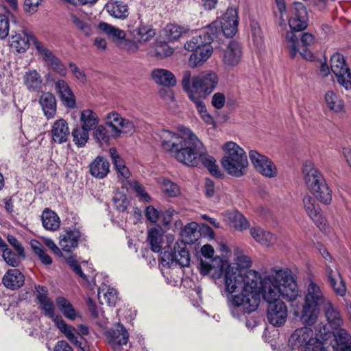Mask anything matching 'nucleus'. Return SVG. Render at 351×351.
Returning <instances> with one entry per match:
<instances>
[{"mask_svg": "<svg viewBox=\"0 0 351 351\" xmlns=\"http://www.w3.org/2000/svg\"><path fill=\"white\" fill-rule=\"evenodd\" d=\"M215 261L221 265L222 274H224L226 291L231 293L227 296L231 315L239 319L246 313L254 312L261 301V282L263 278L259 273L254 270L243 272L222 258Z\"/></svg>", "mask_w": 351, "mask_h": 351, "instance_id": "1", "label": "nucleus"}, {"mask_svg": "<svg viewBox=\"0 0 351 351\" xmlns=\"http://www.w3.org/2000/svg\"><path fill=\"white\" fill-rule=\"evenodd\" d=\"M261 282V293L264 300L268 303V322L276 327L284 325L288 315L287 307L279 297L293 301L299 295L298 285L291 270L288 268H273Z\"/></svg>", "mask_w": 351, "mask_h": 351, "instance_id": "2", "label": "nucleus"}, {"mask_svg": "<svg viewBox=\"0 0 351 351\" xmlns=\"http://www.w3.org/2000/svg\"><path fill=\"white\" fill-rule=\"evenodd\" d=\"M181 134L169 130H163L161 134L162 148L171 154L178 162L190 167L202 165L208 171L217 178H221L216 160L207 154L206 149L197 136L183 125L178 127Z\"/></svg>", "mask_w": 351, "mask_h": 351, "instance_id": "3", "label": "nucleus"}, {"mask_svg": "<svg viewBox=\"0 0 351 351\" xmlns=\"http://www.w3.org/2000/svg\"><path fill=\"white\" fill-rule=\"evenodd\" d=\"M182 241L176 242L173 248L165 247L161 253V261L164 266L171 267L174 265H179L184 267L190 264V254L186 250V243H193L198 238L197 224L195 222L189 223L181 231Z\"/></svg>", "mask_w": 351, "mask_h": 351, "instance_id": "4", "label": "nucleus"}, {"mask_svg": "<svg viewBox=\"0 0 351 351\" xmlns=\"http://www.w3.org/2000/svg\"><path fill=\"white\" fill-rule=\"evenodd\" d=\"M211 33L207 26L198 35L193 36L184 44L185 49L192 52L189 59V64L191 67L202 65L212 55L213 47L210 44L215 38Z\"/></svg>", "mask_w": 351, "mask_h": 351, "instance_id": "5", "label": "nucleus"}, {"mask_svg": "<svg viewBox=\"0 0 351 351\" xmlns=\"http://www.w3.org/2000/svg\"><path fill=\"white\" fill-rule=\"evenodd\" d=\"M329 300L320 287L315 282L310 280L301 311L300 318L302 322L307 326L313 325L317 320L320 308Z\"/></svg>", "mask_w": 351, "mask_h": 351, "instance_id": "6", "label": "nucleus"}, {"mask_svg": "<svg viewBox=\"0 0 351 351\" xmlns=\"http://www.w3.org/2000/svg\"><path fill=\"white\" fill-rule=\"evenodd\" d=\"M225 156L221 163L225 171L232 176L239 178L244 175L248 160L243 149L234 142L229 141L224 145Z\"/></svg>", "mask_w": 351, "mask_h": 351, "instance_id": "7", "label": "nucleus"}, {"mask_svg": "<svg viewBox=\"0 0 351 351\" xmlns=\"http://www.w3.org/2000/svg\"><path fill=\"white\" fill-rule=\"evenodd\" d=\"M208 26L215 38H218L221 34H223L226 37L234 36L238 26L237 10L228 8L219 21H215Z\"/></svg>", "mask_w": 351, "mask_h": 351, "instance_id": "8", "label": "nucleus"}, {"mask_svg": "<svg viewBox=\"0 0 351 351\" xmlns=\"http://www.w3.org/2000/svg\"><path fill=\"white\" fill-rule=\"evenodd\" d=\"M330 69L342 86L346 90L351 89V73L341 54L336 53L331 56Z\"/></svg>", "mask_w": 351, "mask_h": 351, "instance_id": "9", "label": "nucleus"}, {"mask_svg": "<svg viewBox=\"0 0 351 351\" xmlns=\"http://www.w3.org/2000/svg\"><path fill=\"white\" fill-rule=\"evenodd\" d=\"M249 158L255 169L266 178H272L278 175V170L274 162L267 156L256 150L249 152Z\"/></svg>", "mask_w": 351, "mask_h": 351, "instance_id": "10", "label": "nucleus"}, {"mask_svg": "<svg viewBox=\"0 0 351 351\" xmlns=\"http://www.w3.org/2000/svg\"><path fill=\"white\" fill-rule=\"evenodd\" d=\"M218 82L217 75L214 71H208L193 77L191 84L196 92L202 93L206 96L214 90Z\"/></svg>", "mask_w": 351, "mask_h": 351, "instance_id": "11", "label": "nucleus"}, {"mask_svg": "<svg viewBox=\"0 0 351 351\" xmlns=\"http://www.w3.org/2000/svg\"><path fill=\"white\" fill-rule=\"evenodd\" d=\"M289 25L291 30L301 32L308 26V16L306 8L300 2H294L289 10Z\"/></svg>", "mask_w": 351, "mask_h": 351, "instance_id": "12", "label": "nucleus"}, {"mask_svg": "<svg viewBox=\"0 0 351 351\" xmlns=\"http://www.w3.org/2000/svg\"><path fill=\"white\" fill-rule=\"evenodd\" d=\"M85 241L86 236L76 228H67L60 234L59 244L67 252H71L77 247L79 243Z\"/></svg>", "mask_w": 351, "mask_h": 351, "instance_id": "13", "label": "nucleus"}, {"mask_svg": "<svg viewBox=\"0 0 351 351\" xmlns=\"http://www.w3.org/2000/svg\"><path fill=\"white\" fill-rule=\"evenodd\" d=\"M325 275L327 282L334 292L339 296L343 297L346 294V283L336 267L332 268L330 265H326Z\"/></svg>", "mask_w": 351, "mask_h": 351, "instance_id": "14", "label": "nucleus"}, {"mask_svg": "<svg viewBox=\"0 0 351 351\" xmlns=\"http://www.w3.org/2000/svg\"><path fill=\"white\" fill-rule=\"evenodd\" d=\"M313 331L306 326L296 329L289 339V346L293 350H302L307 343L315 339Z\"/></svg>", "mask_w": 351, "mask_h": 351, "instance_id": "15", "label": "nucleus"}, {"mask_svg": "<svg viewBox=\"0 0 351 351\" xmlns=\"http://www.w3.org/2000/svg\"><path fill=\"white\" fill-rule=\"evenodd\" d=\"M35 289L36 299L39 304V308L43 311L45 315L54 319L56 317L54 304L52 300L48 297V289L42 285H36Z\"/></svg>", "mask_w": 351, "mask_h": 351, "instance_id": "16", "label": "nucleus"}, {"mask_svg": "<svg viewBox=\"0 0 351 351\" xmlns=\"http://www.w3.org/2000/svg\"><path fill=\"white\" fill-rule=\"evenodd\" d=\"M105 335L109 344L114 348L117 346L126 345L128 341L129 333L120 323L114 325V328L108 330Z\"/></svg>", "mask_w": 351, "mask_h": 351, "instance_id": "17", "label": "nucleus"}, {"mask_svg": "<svg viewBox=\"0 0 351 351\" xmlns=\"http://www.w3.org/2000/svg\"><path fill=\"white\" fill-rule=\"evenodd\" d=\"M241 55V45L235 40H232L223 52L222 61L227 66H234L239 63Z\"/></svg>", "mask_w": 351, "mask_h": 351, "instance_id": "18", "label": "nucleus"}, {"mask_svg": "<svg viewBox=\"0 0 351 351\" xmlns=\"http://www.w3.org/2000/svg\"><path fill=\"white\" fill-rule=\"evenodd\" d=\"M303 204L309 217L321 228V226L324 224V219L319 205L315 204V199L309 195H306L303 197Z\"/></svg>", "mask_w": 351, "mask_h": 351, "instance_id": "19", "label": "nucleus"}, {"mask_svg": "<svg viewBox=\"0 0 351 351\" xmlns=\"http://www.w3.org/2000/svg\"><path fill=\"white\" fill-rule=\"evenodd\" d=\"M38 103L47 119L55 117L57 111V101L56 97L52 93L49 92L42 93L38 98Z\"/></svg>", "mask_w": 351, "mask_h": 351, "instance_id": "20", "label": "nucleus"}, {"mask_svg": "<svg viewBox=\"0 0 351 351\" xmlns=\"http://www.w3.org/2000/svg\"><path fill=\"white\" fill-rule=\"evenodd\" d=\"M302 173L305 183L310 191L324 180L321 173L311 162H306L303 165Z\"/></svg>", "mask_w": 351, "mask_h": 351, "instance_id": "21", "label": "nucleus"}, {"mask_svg": "<svg viewBox=\"0 0 351 351\" xmlns=\"http://www.w3.org/2000/svg\"><path fill=\"white\" fill-rule=\"evenodd\" d=\"M51 133L54 143L62 144L66 142L71 134L68 123L63 119L56 120L52 125Z\"/></svg>", "mask_w": 351, "mask_h": 351, "instance_id": "22", "label": "nucleus"}, {"mask_svg": "<svg viewBox=\"0 0 351 351\" xmlns=\"http://www.w3.org/2000/svg\"><path fill=\"white\" fill-rule=\"evenodd\" d=\"M332 333L335 342L333 351H351V335L346 330L339 327L334 329Z\"/></svg>", "mask_w": 351, "mask_h": 351, "instance_id": "23", "label": "nucleus"}, {"mask_svg": "<svg viewBox=\"0 0 351 351\" xmlns=\"http://www.w3.org/2000/svg\"><path fill=\"white\" fill-rule=\"evenodd\" d=\"M24 281V275L17 269H8L2 278L3 285L11 290L21 287Z\"/></svg>", "mask_w": 351, "mask_h": 351, "instance_id": "24", "label": "nucleus"}, {"mask_svg": "<svg viewBox=\"0 0 351 351\" xmlns=\"http://www.w3.org/2000/svg\"><path fill=\"white\" fill-rule=\"evenodd\" d=\"M151 77L156 84L166 87L173 86L176 84L175 75L167 69H154L151 73Z\"/></svg>", "mask_w": 351, "mask_h": 351, "instance_id": "25", "label": "nucleus"}, {"mask_svg": "<svg viewBox=\"0 0 351 351\" xmlns=\"http://www.w3.org/2000/svg\"><path fill=\"white\" fill-rule=\"evenodd\" d=\"M326 318L330 325L333 328H339L343 324V319L338 308L335 306L330 300L322 307Z\"/></svg>", "mask_w": 351, "mask_h": 351, "instance_id": "26", "label": "nucleus"}, {"mask_svg": "<svg viewBox=\"0 0 351 351\" xmlns=\"http://www.w3.org/2000/svg\"><path fill=\"white\" fill-rule=\"evenodd\" d=\"M33 38L35 37L32 35H28L23 31L16 33L12 35L10 38V47L18 53L25 52L29 48V41H33Z\"/></svg>", "mask_w": 351, "mask_h": 351, "instance_id": "27", "label": "nucleus"}, {"mask_svg": "<svg viewBox=\"0 0 351 351\" xmlns=\"http://www.w3.org/2000/svg\"><path fill=\"white\" fill-rule=\"evenodd\" d=\"M90 174L99 179H103L109 173L110 165L103 156H97L89 165Z\"/></svg>", "mask_w": 351, "mask_h": 351, "instance_id": "28", "label": "nucleus"}, {"mask_svg": "<svg viewBox=\"0 0 351 351\" xmlns=\"http://www.w3.org/2000/svg\"><path fill=\"white\" fill-rule=\"evenodd\" d=\"M41 221L43 228L47 230L56 231L60 226V219L58 215L48 208L43 210Z\"/></svg>", "mask_w": 351, "mask_h": 351, "instance_id": "29", "label": "nucleus"}, {"mask_svg": "<svg viewBox=\"0 0 351 351\" xmlns=\"http://www.w3.org/2000/svg\"><path fill=\"white\" fill-rule=\"evenodd\" d=\"M98 29L104 33L113 42L117 43L119 45L120 41L126 36L125 32L114 26L105 23L101 22L98 25Z\"/></svg>", "mask_w": 351, "mask_h": 351, "instance_id": "30", "label": "nucleus"}, {"mask_svg": "<svg viewBox=\"0 0 351 351\" xmlns=\"http://www.w3.org/2000/svg\"><path fill=\"white\" fill-rule=\"evenodd\" d=\"M23 82L29 91L36 92L41 88L43 80L36 70H29L23 76Z\"/></svg>", "mask_w": 351, "mask_h": 351, "instance_id": "31", "label": "nucleus"}, {"mask_svg": "<svg viewBox=\"0 0 351 351\" xmlns=\"http://www.w3.org/2000/svg\"><path fill=\"white\" fill-rule=\"evenodd\" d=\"M250 234L254 240L265 246L273 245L276 241L274 234L258 227L252 228Z\"/></svg>", "mask_w": 351, "mask_h": 351, "instance_id": "32", "label": "nucleus"}, {"mask_svg": "<svg viewBox=\"0 0 351 351\" xmlns=\"http://www.w3.org/2000/svg\"><path fill=\"white\" fill-rule=\"evenodd\" d=\"M56 326L64 334L66 338L71 343H77V330L72 326L66 323L60 316L53 319Z\"/></svg>", "mask_w": 351, "mask_h": 351, "instance_id": "33", "label": "nucleus"}, {"mask_svg": "<svg viewBox=\"0 0 351 351\" xmlns=\"http://www.w3.org/2000/svg\"><path fill=\"white\" fill-rule=\"evenodd\" d=\"M310 191L323 204H328L332 200V191L329 189L325 180L319 182V184L315 187H313Z\"/></svg>", "mask_w": 351, "mask_h": 351, "instance_id": "34", "label": "nucleus"}, {"mask_svg": "<svg viewBox=\"0 0 351 351\" xmlns=\"http://www.w3.org/2000/svg\"><path fill=\"white\" fill-rule=\"evenodd\" d=\"M106 8L109 14L114 18L123 19L128 16V7L123 2H109Z\"/></svg>", "mask_w": 351, "mask_h": 351, "instance_id": "35", "label": "nucleus"}, {"mask_svg": "<svg viewBox=\"0 0 351 351\" xmlns=\"http://www.w3.org/2000/svg\"><path fill=\"white\" fill-rule=\"evenodd\" d=\"M191 72L189 71H184L183 73L182 85L183 89L188 93L189 99L196 106L197 104L201 103L202 100L201 96L199 95L200 93L196 92L194 88H193V84H191Z\"/></svg>", "mask_w": 351, "mask_h": 351, "instance_id": "36", "label": "nucleus"}, {"mask_svg": "<svg viewBox=\"0 0 351 351\" xmlns=\"http://www.w3.org/2000/svg\"><path fill=\"white\" fill-rule=\"evenodd\" d=\"M117 292L113 288H107L106 285L99 287L98 299L101 304L106 303L109 306L115 305L117 300Z\"/></svg>", "mask_w": 351, "mask_h": 351, "instance_id": "37", "label": "nucleus"}, {"mask_svg": "<svg viewBox=\"0 0 351 351\" xmlns=\"http://www.w3.org/2000/svg\"><path fill=\"white\" fill-rule=\"evenodd\" d=\"M82 127L90 131L95 129L99 123V118L96 112L90 109L83 110L80 114Z\"/></svg>", "mask_w": 351, "mask_h": 351, "instance_id": "38", "label": "nucleus"}, {"mask_svg": "<svg viewBox=\"0 0 351 351\" xmlns=\"http://www.w3.org/2000/svg\"><path fill=\"white\" fill-rule=\"evenodd\" d=\"M56 303L59 310L66 318L74 320L77 317V312L73 308L71 303L64 297H57L56 299Z\"/></svg>", "mask_w": 351, "mask_h": 351, "instance_id": "39", "label": "nucleus"}, {"mask_svg": "<svg viewBox=\"0 0 351 351\" xmlns=\"http://www.w3.org/2000/svg\"><path fill=\"white\" fill-rule=\"evenodd\" d=\"M147 241L151 250L154 252H159L162 248V231L160 228H153L148 231Z\"/></svg>", "mask_w": 351, "mask_h": 351, "instance_id": "40", "label": "nucleus"}, {"mask_svg": "<svg viewBox=\"0 0 351 351\" xmlns=\"http://www.w3.org/2000/svg\"><path fill=\"white\" fill-rule=\"evenodd\" d=\"M132 35L136 41L145 43L149 40L155 35L154 30L147 25H140L132 32Z\"/></svg>", "mask_w": 351, "mask_h": 351, "instance_id": "41", "label": "nucleus"}, {"mask_svg": "<svg viewBox=\"0 0 351 351\" xmlns=\"http://www.w3.org/2000/svg\"><path fill=\"white\" fill-rule=\"evenodd\" d=\"M71 19L76 28L86 37H89L93 34L92 24L89 19L81 18L75 14L71 15Z\"/></svg>", "mask_w": 351, "mask_h": 351, "instance_id": "42", "label": "nucleus"}, {"mask_svg": "<svg viewBox=\"0 0 351 351\" xmlns=\"http://www.w3.org/2000/svg\"><path fill=\"white\" fill-rule=\"evenodd\" d=\"M165 35L170 42L178 40L183 34L189 31L188 27L180 26L177 24H168L165 29Z\"/></svg>", "mask_w": 351, "mask_h": 351, "instance_id": "43", "label": "nucleus"}, {"mask_svg": "<svg viewBox=\"0 0 351 351\" xmlns=\"http://www.w3.org/2000/svg\"><path fill=\"white\" fill-rule=\"evenodd\" d=\"M110 118L112 119L113 121L117 123L121 128V134H132L135 132V125L134 123L128 119H124L117 112H110Z\"/></svg>", "mask_w": 351, "mask_h": 351, "instance_id": "44", "label": "nucleus"}, {"mask_svg": "<svg viewBox=\"0 0 351 351\" xmlns=\"http://www.w3.org/2000/svg\"><path fill=\"white\" fill-rule=\"evenodd\" d=\"M228 218L235 230L242 231L250 227V223L241 213L233 211L228 214Z\"/></svg>", "mask_w": 351, "mask_h": 351, "instance_id": "45", "label": "nucleus"}, {"mask_svg": "<svg viewBox=\"0 0 351 351\" xmlns=\"http://www.w3.org/2000/svg\"><path fill=\"white\" fill-rule=\"evenodd\" d=\"M88 132L89 130L82 126H77L73 129L71 132L73 141L78 147H83L85 146L89 139Z\"/></svg>", "mask_w": 351, "mask_h": 351, "instance_id": "46", "label": "nucleus"}, {"mask_svg": "<svg viewBox=\"0 0 351 351\" xmlns=\"http://www.w3.org/2000/svg\"><path fill=\"white\" fill-rule=\"evenodd\" d=\"M33 44L38 53L43 56V60L47 62L49 65L58 58L51 50L47 49L36 38H33Z\"/></svg>", "mask_w": 351, "mask_h": 351, "instance_id": "47", "label": "nucleus"}, {"mask_svg": "<svg viewBox=\"0 0 351 351\" xmlns=\"http://www.w3.org/2000/svg\"><path fill=\"white\" fill-rule=\"evenodd\" d=\"M30 244L34 252L43 264L49 265L52 263V258L45 252V248L39 241L32 240Z\"/></svg>", "mask_w": 351, "mask_h": 351, "instance_id": "48", "label": "nucleus"}, {"mask_svg": "<svg viewBox=\"0 0 351 351\" xmlns=\"http://www.w3.org/2000/svg\"><path fill=\"white\" fill-rule=\"evenodd\" d=\"M217 258H220L219 257H215L209 261V262L204 261L203 260L200 261L199 263V269L201 274L204 275L208 274L212 270H215V273H218L219 276L222 275V269H221V265L218 264L217 262H215Z\"/></svg>", "mask_w": 351, "mask_h": 351, "instance_id": "49", "label": "nucleus"}, {"mask_svg": "<svg viewBox=\"0 0 351 351\" xmlns=\"http://www.w3.org/2000/svg\"><path fill=\"white\" fill-rule=\"evenodd\" d=\"M13 14L8 10L5 14H0V39H4L9 33V21L14 20Z\"/></svg>", "mask_w": 351, "mask_h": 351, "instance_id": "50", "label": "nucleus"}, {"mask_svg": "<svg viewBox=\"0 0 351 351\" xmlns=\"http://www.w3.org/2000/svg\"><path fill=\"white\" fill-rule=\"evenodd\" d=\"M325 100L330 109L335 112H339L342 110V101L333 92H327L325 95Z\"/></svg>", "mask_w": 351, "mask_h": 351, "instance_id": "51", "label": "nucleus"}, {"mask_svg": "<svg viewBox=\"0 0 351 351\" xmlns=\"http://www.w3.org/2000/svg\"><path fill=\"white\" fill-rule=\"evenodd\" d=\"M94 132V138L101 143H108L112 138L110 130L106 125H97Z\"/></svg>", "mask_w": 351, "mask_h": 351, "instance_id": "52", "label": "nucleus"}, {"mask_svg": "<svg viewBox=\"0 0 351 351\" xmlns=\"http://www.w3.org/2000/svg\"><path fill=\"white\" fill-rule=\"evenodd\" d=\"M251 33L254 45L261 48L263 44V33L258 23L253 21L250 23Z\"/></svg>", "mask_w": 351, "mask_h": 351, "instance_id": "53", "label": "nucleus"}, {"mask_svg": "<svg viewBox=\"0 0 351 351\" xmlns=\"http://www.w3.org/2000/svg\"><path fill=\"white\" fill-rule=\"evenodd\" d=\"M130 187L136 193L137 196L140 200L149 202L151 201V197L147 191L145 190L143 186L138 181L133 180L130 182Z\"/></svg>", "mask_w": 351, "mask_h": 351, "instance_id": "54", "label": "nucleus"}, {"mask_svg": "<svg viewBox=\"0 0 351 351\" xmlns=\"http://www.w3.org/2000/svg\"><path fill=\"white\" fill-rule=\"evenodd\" d=\"M162 190L169 197H175L180 193L179 186L169 180H163Z\"/></svg>", "mask_w": 351, "mask_h": 351, "instance_id": "55", "label": "nucleus"}, {"mask_svg": "<svg viewBox=\"0 0 351 351\" xmlns=\"http://www.w3.org/2000/svg\"><path fill=\"white\" fill-rule=\"evenodd\" d=\"M113 203L116 209L119 212H124L129 205L127 196L121 193H117L113 197Z\"/></svg>", "mask_w": 351, "mask_h": 351, "instance_id": "56", "label": "nucleus"}, {"mask_svg": "<svg viewBox=\"0 0 351 351\" xmlns=\"http://www.w3.org/2000/svg\"><path fill=\"white\" fill-rule=\"evenodd\" d=\"M137 41L132 40L130 39L124 37L121 41L118 47L130 53H135L138 49V46L136 43Z\"/></svg>", "mask_w": 351, "mask_h": 351, "instance_id": "57", "label": "nucleus"}, {"mask_svg": "<svg viewBox=\"0 0 351 351\" xmlns=\"http://www.w3.org/2000/svg\"><path fill=\"white\" fill-rule=\"evenodd\" d=\"M2 256L6 263L12 267H16L20 263L17 255L8 247L3 249Z\"/></svg>", "mask_w": 351, "mask_h": 351, "instance_id": "58", "label": "nucleus"}, {"mask_svg": "<svg viewBox=\"0 0 351 351\" xmlns=\"http://www.w3.org/2000/svg\"><path fill=\"white\" fill-rule=\"evenodd\" d=\"M59 97L66 107L69 108H74L75 107V98L71 89L63 93Z\"/></svg>", "mask_w": 351, "mask_h": 351, "instance_id": "59", "label": "nucleus"}, {"mask_svg": "<svg viewBox=\"0 0 351 351\" xmlns=\"http://www.w3.org/2000/svg\"><path fill=\"white\" fill-rule=\"evenodd\" d=\"M106 127L109 129L110 134L111 135L112 138H117L120 136L121 130L119 128V126L117 125V123H115V121H113L112 119L110 118V113H109L107 116Z\"/></svg>", "mask_w": 351, "mask_h": 351, "instance_id": "60", "label": "nucleus"}, {"mask_svg": "<svg viewBox=\"0 0 351 351\" xmlns=\"http://www.w3.org/2000/svg\"><path fill=\"white\" fill-rule=\"evenodd\" d=\"M300 351H325V348L323 342L316 337L315 339H311V341Z\"/></svg>", "mask_w": 351, "mask_h": 351, "instance_id": "61", "label": "nucleus"}, {"mask_svg": "<svg viewBox=\"0 0 351 351\" xmlns=\"http://www.w3.org/2000/svg\"><path fill=\"white\" fill-rule=\"evenodd\" d=\"M145 217L152 223H156L160 217V212L153 206H148L145 208Z\"/></svg>", "mask_w": 351, "mask_h": 351, "instance_id": "62", "label": "nucleus"}, {"mask_svg": "<svg viewBox=\"0 0 351 351\" xmlns=\"http://www.w3.org/2000/svg\"><path fill=\"white\" fill-rule=\"evenodd\" d=\"M41 2L42 0H25L24 10L29 14H33L37 12Z\"/></svg>", "mask_w": 351, "mask_h": 351, "instance_id": "63", "label": "nucleus"}, {"mask_svg": "<svg viewBox=\"0 0 351 351\" xmlns=\"http://www.w3.org/2000/svg\"><path fill=\"white\" fill-rule=\"evenodd\" d=\"M174 50L167 45H162L156 49V56L162 59L171 56Z\"/></svg>", "mask_w": 351, "mask_h": 351, "instance_id": "64", "label": "nucleus"}]
</instances>
